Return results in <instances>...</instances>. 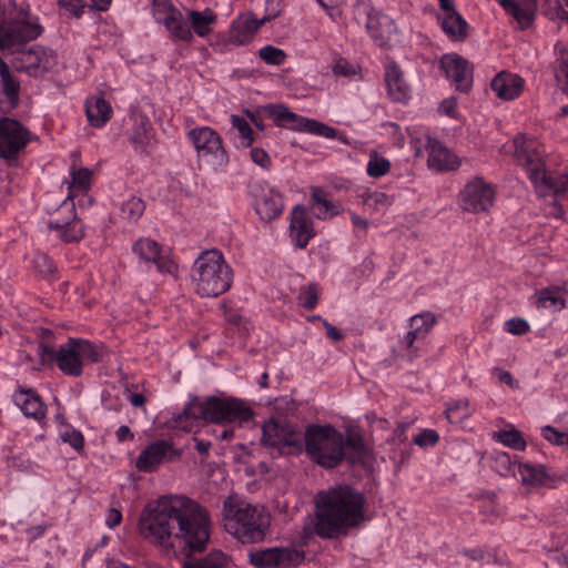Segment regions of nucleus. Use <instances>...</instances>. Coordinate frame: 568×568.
Listing matches in <instances>:
<instances>
[{"mask_svg":"<svg viewBox=\"0 0 568 568\" xmlns=\"http://www.w3.org/2000/svg\"><path fill=\"white\" fill-rule=\"evenodd\" d=\"M209 526V516L197 503L185 496H164L143 510L139 531L166 552L181 549L192 555L205 549Z\"/></svg>","mask_w":568,"mask_h":568,"instance_id":"1","label":"nucleus"},{"mask_svg":"<svg viewBox=\"0 0 568 568\" xmlns=\"http://www.w3.org/2000/svg\"><path fill=\"white\" fill-rule=\"evenodd\" d=\"M366 499L348 485H338L316 495L314 530L317 536L335 539L365 520Z\"/></svg>","mask_w":568,"mask_h":568,"instance_id":"2","label":"nucleus"},{"mask_svg":"<svg viewBox=\"0 0 568 568\" xmlns=\"http://www.w3.org/2000/svg\"><path fill=\"white\" fill-rule=\"evenodd\" d=\"M252 408L242 399L229 397H209L204 402L191 399L183 412L172 419V426L185 432L192 430L197 420L203 419L216 424H243L252 419Z\"/></svg>","mask_w":568,"mask_h":568,"instance_id":"3","label":"nucleus"},{"mask_svg":"<svg viewBox=\"0 0 568 568\" xmlns=\"http://www.w3.org/2000/svg\"><path fill=\"white\" fill-rule=\"evenodd\" d=\"M224 529L243 544L264 539L271 525V516L262 506L229 497L223 504Z\"/></svg>","mask_w":568,"mask_h":568,"instance_id":"4","label":"nucleus"},{"mask_svg":"<svg viewBox=\"0 0 568 568\" xmlns=\"http://www.w3.org/2000/svg\"><path fill=\"white\" fill-rule=\"evenodd\" d=\"M510 149L515 161L525 169L536 189L552 191L556 196L568 193V173L557 178L549 175L545 166V150L535 139L518 134Z\"/></svg>","mask_w":568,"mask_h":568,"instance_id":"5","label":"nucleus"},{"mask_svg":"<svg viewBox=\"0 0 568 568\" xmlns=\"http://www.w3.org/2000/svg\"><path fill=\"white\" fill-rule=\"evenodd\" d=\"M191 278L199 295L216 297L231 287L233 273L223 254L212 248L202 252L194 261Z\"/></svg>","mask_w":568,"mask_h":568,"instance_id":"6","label":"nucleus"},{"mask_svg":"<svg viewBox=\"0 0 568 568\" xmlns=\"http://www.w3.org/2000/svg\"><path fill=\"white\" fill-rule=\"evenodd\" d=\"M303 447L313 462L327 469L346 458L344 435L331 425H308L303 435Z\"/></svg>","mask_w":568,"mask_h":568,"instance_id":"7","label":"nucleus"},{"mask_svg":"<svg viewBox=\"0 0 568 568\" xmlns=\"http://www.w3.org/2000/svg\"><path fill=\"white\" fill-rule=\"evenodd\" d=\"M261 443L278 454H293L302 452L303 435L291 422L271 418L262 427Z\"/></svg>","mask_w":568,"mask_h":568,"instance_id":"8","label":"nucleus"},{"mask_svg":"<svg viewBox=\"0 0 568 568\" xmlns=\"http://www.w3.org/2000/svg\"><path fill=\"white\" fill-rule=\"evenodd\" d=\"M100 358L99 351L95 345L87 339L69 338L58 349V367L59 369L71 376H80L85 362L95 363Z\"/></svg>","mask_w":568,"mask_h":568,"instance_id":"9","label":"nucleus"},{"mask_svg":"<svg viewBox=\"0 0 568 568\" xmlns=\"http://www.w3.org/2000/svg\"><path fill=\"white\" fill-rule=\"evenodd\" d=\"M187 136L194 145L200 161L213 169L222 168L227 163V153L216 131L209 126H201L192 129Z\"/></svg>","mask_w":568,"mask_h":568,"instance_id":"10","label":"nucleus"},{"mask_svg":"<svg viewBox=\"0 0 568 568\" xmlns=\"http://www.w3.org/2000/svg\"><path fill=\"white\" fill-rule=\"evenodd\" d=\"M42 30L39 23L24 19L3 21L0 24V50L13 54L23 48L26 42L37 39Z\"/></svg>","mask_w":568,"mask_h":568,"instance_id":"11","label":"nucleus"},{"mask_svg":"<svg viewBox=\"0 0 568 568\" xmlns=\"http://www.w3.org/2000/svg\"><path fill=\"white\" fill-rule=\"evenodd\" d=\"M495 201V189L483 178L476 176L459 193L460 207L470 213L488 212Z\"/></svg>","mask_w":568,"mask_h":568,"instance_id":"12","label":"nucleus"},{"mask_svg":"<svg viewBox=\"0 0 568 568\" xmlns=\"http://www.w3.org/2000/svg\"><path fill=\"white\" fill-rule=\"evenodd\" d=\"M30 132L14 119H0V158L8 163L17 160V155L29 142Z\"/></svg>","mask_w":568,"mask_h":568,"instance_id":"13","label":"nucleus"},{"mask_svg":"<svg viewBox=\"0 0 568 568\" xmlns=\"http://www.w3.org/2000/svg\"><path fill=\"white\" fill-rule=\"evenodd\" d=\"M13 55L14 68L33 77L43 74L57 64L55 53L40 45H32L28 50L21 48Z\"/></svg>","mask_w":568,"mask_h":568,"instance_id":"14","label":"nucleus"},{"mask_svg":"<svg viewBox=\"0 0 568 568\" xmlns=\"http://www.w3.org/2000/svg\"><path fill=\"white\" fill-rule=\"evenodd\" d=\"M248 187L254 199L255 211L263 221H272L282 214L284 209L282 195L267 182L256 180L251 182Z\"/></svg>","mask_w":568,"mask_h":568,"instance_id":"15","label":"nucleus"},{"mask_svg":"<svg viewBox=\"0 0 568 568\" xmlns=\"http://www.w3.org/2000/svg\"><path fill=\"white\" fill-rule=\"evenodd\" d=\"M304 558L303 551L290 547L265 548L248 554L250 562L257 568H291L300 565Z\"/></svg>","mask_w":568,"mask_h":568,"instance_id":"16","label":"nucleus"},{"mask_svg":"<svg viewBox=\"0 0 568 568\" xmlns=\"http://www.w3.org/2000/svg\"><path fill=\"white\" fill-rule=\"evenodd\" d=\"M518 475L527 493L541 487L556 488L564 481L562 476L549 473L544 465L529 463L518 464Z\"/></svg>","mask_w":568,"mask_h":568,"instance_id":"17","label":"nucleus"},{"mask_svg":"<svg viewBox=\"0 0 568 568\" xmlns=\"http://www.w3.org/2000/svg\"><path fill=\"white\" fill-rule=\"evenodd\" d=\"M440 67L456 90L466 93L471 89L473 68L466 59L456 53L445 54L440 59Z\"/></svg>","mask_w":568,"mask_h":568,"instance_id":"18","label":"nucleus"},{"mask_svg":"<svg viewBox=\"0 0 568 568\" xmlns=\"http://www.w3.org/2000/svg\"><path fill=\"white\" fill-rule=\"evenodd\" d=\"M133 252L144 262L153 263L163 274H173L176 265L161 252V245L151 239H140L133 244Z\"/></svg>","mask_w":568,"mask_h":568,"instance_id":"19","label":"nucleus"},{"mask_svg":"<svg viewBox=\"0 0 568 568\" xmlns=\"http://www.w3.org/2000/svg\"><path fill=\"white\" fill-rule=\"evenodd\" d=\"M315 235L313 221L303 205H296L291 212L290 236L297 248H304Z\"/></svg>","mask_w":568,"mask_h":568,"instance_id":"20","label":"nucleus"},{"mask_svg":"<svg viewBox=\"0 0 568 568\" xmlns=\"http://www.w3.org/2000/svg\"><path fill=\"white\" fill-rule=\"evenodd\" d=\"M173 452L172 444L168 440H156L143 449L135 462L140 471H154Z\"/></svg>","mask_w":568,"mask_h":568,"instance_id":"21","label":"nucleus"},{"mask_svg":"<svg viewBox=\"0 0 568 568\" xmlns=\"http://www.w3.org/2000/svg\"><path fill=\"white\" fill-rule=\"evenodd\" d=\"M70 196L64 200L62 206L69 211V216L62 220H50L48 225L58 232V236L64 242H77L84 235L82 224L77 221L74 212V203L68 202Z\"/></svg>","mask_w":568,"mask_h":568,"instance_id":"22","label":"nucleus"},{"mask_svg":"<svg viewBox=\"0 0 568 568\" xmlns=\"http://www.w3.org/2000/svg\"><path fill=\"white\" fill-rule=\"evenodd\" d=\"M261 26H263V21H258L251 13L240 17L232 23L229 42L234 45L250 43Z\"/></svg>","mask_w":568,"mask_h":568,"instance_id":"23","label":"nucleus"},{"mask_svg":"<svg viewBox=\"0 0 568 568\" xmlns=\"http://www.w3.org/2000/svg\"><path fill=\"white\" fill-rule=\"evenodd\" d=\"M490 88L499 99L510 101L523 92L524 80L517 74L503 71L491 80Z\"/></svg>","mask_w":568,"mask_h":568,"instance_id":"24","label":"nucleus"},{"mask_svg":"<svg viewBox=\"0 0 568 568\" xmlns=\"http://www.w3.org/2000/svg\"><path fill=\"white\" fill-rule=\"evenodd\" d=\"M426 150L428 152V166L437 171H453L460 164L456 155L434 139H428Z\"/></svg>","mask_w":568,"mask_h":568,"instance_id":"25","label":"nucleus"},{"mask_svg":"<svg viewBox=\"0 0 568 568\" xmlns=\"http://www.w3.org/2000/svg\"><path fill=\"white\" fill-rule=\"evenodd\" d=\"M14 402L27 417L40 422L45 417V405L32 388H20L14 395Z\"/></svg>","mask_w":568,"mask_h":568,"instance_id":"26","label":"nucleus"},{"mask_svg":"<svg viewBox=\"0 0 568 568\" xmlns=\"http://www.w3.org/2000/svg\"><path fill=\"white\" fill-rule=\"evenodd\" d=\"M498 3L518 22L521 29L528 28L532 23L535 19L536 0H524L523 2L516 0H498Z\"/></svg>","mask_w":568,"mask_h":568,"instance_id":"27","label":"nucleus"},{"mask_svg":"<svg viewBox=\"0 0 568 568\" xmlns=\"http://www.w3.org/2000/svg\"><path fill=\"white\" fill-rule=\"evenodd\" d=\"M366 28L375 43L379 47L388 44L395 30L392 20L382 13L368 14Z\"/></svg>","mask_w":568,"mask_h":568,"instance_id":"28","label":"nucleus"},{"mask_svg":"<svg viewBox=\"0 0 568 568\" xmlns=\"http://www.w3.org/2000/svg\"><path fill=\"white\" fill-rule=\"evenodd\" d=\"M88 121L95 128L103 126L111 118L112 108L102 97H90L85 101Z\"/></svg>","mask_w":568,"mask_h":568,"instance_id":"29","label":"nucleus"},{"mask_svg":"<svg viewBox=\"0 0 568 568\" xmlns=\"http://www.w3.org/2000/svg\"><path fill=\"white\" fill-rule=\"evenodd\" d=\"M385 81L389 97L396 102H404L408 98L409 88L403 79V73L396 64L386 68Z\"/></svg>","mask_w":568,"mask_h":568,"instance_id":"30","label":"nucleus"},{"mask_svg":"<svg viewBox=\"0 0 568 568\" xmlns=\"http://www.w3.org/2000/svg\"><path fill=\"white\" fill-rule=\"evenodd\" d=\"M187 21L191 28L199 37H206L212 31V26L216 22V14L211 9L203 11L189 10Z\"/></svg>","mask_w":568,"mask_h":568,"instance_id":"31","label":"nucleus"},{"mask_svg":"<svg viewBox=\"0 0 568 568\" xmlns=\"http://www.w3.org/2000/svg\"><path fill=\"white\" fill-rule=\"evenodd\" d=\"M161 24L165 27L170 36L189 42L193 39V33L189 26L187 18L185 19L180 10L171 11V16L166 18Z\"/></svg>","mask_w":568,"mask_h":568,"instance_id":"32","label":"nucleus"},{"mask_svg":"<svg viewBox=\"0 0 568 568\" xmlns=\"http://www.w3.org/2000/svg\"><path fill=\"white\" fill-rule=\"evenodd\" d=\"M0 88L1 92L8 99L10 108H16L19 103L20 83L10 73L8 64L0 59Z\"/></svg>","mask_w":568,"mask_h":568,"instance_id":"33","label":"nucleus"},{"mask_svg":"<svg viewBox=\"0 0 568 568\" xmlns=\"http://www.w3.org/2000/svg\"><path fill=\"white\" fill-rule=\"evenodd\" d=\"M443 31L453 40H464L467 37V22L459 13L438 14Z\"/></svg>","mask_w":568,"mask_h":568,"instance_id":"34","label":"nucleus"},{"mask_svg":"<svg viewBox=\"0 0 568 568\" xmlns=\"http://www.w3.org/2000/svg\"><path fill=\"white\" fill-rule=\"evenodd\" d=\"M491 469L501 477H516L518 465L508 453L495 452L491 455Z\"/></svg>","mask_w":568,"mask_h":568,"instance_id":"35","label":"nucleus"},{"mask_svg":"<svg viewBox=\"0 0 568 568\" xmlns=\"http://www.w3.org/2000/svg\"><path fill=\"white\" fill-rule=\"evenodd\" d=\"M225 565L226 555L220 550H214L203 558L185 561L182 568H223Z\"/></svg>","mask_w":568,"mask_h":568,"instance_id":"36","label":"nucleus"},{"mask_svg":"<svg viewBox=\"0 0 568 568\" xmlns=\"http://www.w3.org/2000/svg\"><path fill=\"white\" fill-rule=\"evenodd\" d=\"M120 210L123 219L130 222H135L143 215L145 203L142 199L135 195H130L121 203Z\"/></svg>","mask_w":568,"mask_h":568,"instance_id":"37","label":"nucleus"},{"mask_svg":"<svg viewBox=\"0 0 568 568\" xmlns=\"http://www.w3.org/2000/svg\"><path fill=\"white\" fill-rule=\"evenodd\" d=\"M344 443L345 449L349 448L353 450L351 454L346 453V458L352 465L361 462L367 453L362 436L356 433L349 434L346 438L344 437Z\"/></svg>","mask_w":568,"mask_h":568,"instance_id":"38","label":"nucleus"},{"mask_svg":"<svg viewBox=\"0 0 568 568\" xmlns=\"http://www.w3.org/2000/svg\"><path fill=\"white\" fill-rule=\"evenodd\" d=\"M446 417L450 423H458L471 415V409L469 407V400L467 398H462L449 403L445 410Z\"/></svg>","mask_w":568,"mask_h":568,"instance_id":"39","label":"nucleus"},{"mask_svg":"<svg viewBox=\"0 0 568 568\" xmlns=\"http://www.w3.org/2000/svg\"><path fill=\"white\" fill-rule=\"evenodd\" d=\"M294 129L302 130L308 133L321 135L324 138H335L336 130L316 120L306 118L300 119V125H294Z\"/></svg>","mask_w":568,"mask_h":568,"instance_id":"40","label":"nucleus"},{"mask_svg":"<svg viewBox=\"0 0 568 568\" xmlns=\"http://www.w3.org/2000/svg\"><path fill=\"white\" fill-rule=\"evenodd\" d=\"M435 323L436 318L434 314L430 312H424L410 317L409 328H414L419 336L426 338Z\"/></svg>","mask_w":568,"mask_h":568,"instance_id":"41","label":"nucleus"},{"mask_svg":"<svg viewBox=\"0 0 568 568\" xmlns=\"http://www.w3.org/2000/svg\"><path fill=\"white\" fill-rule=\"evenodd\" d=\"M390 170V162L378 154L377 151L369 152V160L367 163V174L372 178H381L387 174Z\"/></svg>","mask_w":568,"mask_h":568,"instance_id":"42","label":"nucleus"},{"mask_svg":"<svg viewBox=\"0 0 568 568\" xmlns=\"http://www.w3.org/2000/svg\"><path fill=\"white\" fill-rule=\"evenodd\" d=\"M494 438L515 450H525L526 440L517 429L501 430L494 434Z\"/></svg>","mask_w":568,"mask_h":568,"instance_id":"43","label":"nucleus"},{"mask_svg":"<svg viewBox=\"0 0 568 568\" xmlns=\"http://www.w3.org/2000/svg\"><path fill=\"white\" fill-rule=\"evenodd\" d=\"M540 307L560 311L565 307V300L559 291L554 288L541 290L538 296Z\"/></svg>","mask_w":568,"mask_h":568,"instance_id":"44","label":"nucleus"},{"mask_svg":"<svg viewBox=\"0 0 568 568\" xmlns=\"http://www.w3.org/2000/svg\"><path fill=\"white\" fill-rule=\"evenodd\" d=\"M332 71L334 77L337 79L343 78L346 80H351L359 73L361 69L357 64L352 63L344 58H338L336 59L332 68Z\"/></svg>","mask_w":568,"mask_h":568,"instance_id":"45","label":"nucleus"},{"mask_svg":"<svg viewBox=\"0 0 568 568\" xmlns=\"http://www.w3.org/2000/svg\"><path fill=\"white\" fill-rule=\"evenodd\" d=\"M267 110L274 120L281 123H290L292 129H294V125H300V119H303V116L291 112L283 105H270L267 106Z\"/></svg>","mask_w":568,"mask_h":568,"instance_id":"46","label":"nucleus"},{"mask_svg":"<svg viewBox=\"0 0 568 568\" xmlns=\"http://www.w3.org/2000/svg\"><path fill=\"white\" fill-rule=\"evenodd\" d=\"M70 174V189L81 192H84L89 189L92 175V172L89 169H75V166H72Z\"/></svg>","mask_w":568,"mask_h":568,"instance_id":"47","label":"nucleus"},{"mask_svg":"<svg viewBox=\"0 0 568 568\" xmlns=\"http://www.w3.org/2000/svg\"><path fill=\"white\" fill-rule=\"evenodd\" d=\"M298 303L307 310H313L318 301V288L316 284L302 286L298 292Z\"/></svg>","mask_w":568,"mask_h":568,"instance_id":"48","label":"nucleus"},{"mask_svg":"<svg viewBox=\"0 0 568 568\" xmlns=\"http://www.w3.org/2000/svg\"><path fill=\"white\" fill-rule=\"evenodd\" d=\"M556 64V79L564 83V90L568 94V50L566 48L559 49Z\"/></svg>","mask_w":568,"mask_h":568,"instance_id":"49","label":"nucleus"},{"mask_svg":"<svg viewBox=\"0 0 568 568\" xmlns=\"http://www.w3.org/2000/svg\"><path fill=\"white\" fill-rule=\"evenodd\" d=\"M32 263L33 268L43 277H52L57 271L53 261L42 253L36 254Z\"/></svg>","mask_w":568,"mask_h":568,"instance_id":"50","label":"nucleus"},{"mask_svg":"<svg viewBox=\"0 0 568 568\" xmlns=\"http://www.w3.org/2000/svg\"><path fill=\"white\" fill-rule=\"evenodd\" d=\"M258 57L267 64L281 65L286 59V53L273 45H265L260 49Z\"/></svg>","mask_w":568,"mask_h":568,"instance_id":"51","label":"nucleus"},{"mask_svg":"<svg viewBox=\"0 0 568 568\" xmlns=\"http://www.w3.org/2000/svg\"><path fill=\"white\" fill-rule=\"evenodd\" d=\"M231 123L236 129L243 140L245 146H250L254 142L253 130L248 122L240 115H231Z\"/></svg>","mask_w":568,"mask_h":568,"instance_id":"52","label":"nucleus"},{"mask_svg":"<svg viewBox=\"0 0 568 568\" xmlns=\"http://www.w3.org/2000/svg\"><path fill=\"white\" fill-rule=\"evenodd\" d=\"M170 0H152V13L156 22L162 23L171 11H176Z\"/></svg>","mask_w":568,"mask_h":568,"instance_id":"53","label":"nucleus"},{"mask_svg":"<svg viewBox=\"0 0 568 568\" xmlns=\"http://www.w3.org/2000/svg\"><path fill=\"white\" fill-rule=\"evenodd\" d=\"M60 438L62 442L68 443L75 450H81L83 448L84 438L80 430L74 428H65L60 433Z\"/></svg>","mask_w":568,"mask_h":568,"instance_id":"54","label":"nucleus"},{"mask_svg":"<svg viewBox=\"0 0 568 568\" xmlns=\"http://www.w3.org/2000/svg\"><path fill=\"white\" fill-rule=\"evenodd\" d=\"M425 339L423 336H419L414 328H409V331L403 336L399 344L403 349L407 351L409 358H414L417 356V348L414 347L415 341Z\"/></svg>","mask_w":568,"mask_h":568,"instance_id":"55","label":"nucleus"},{"mask_svg":"<svg viewBox=\"0 0 568 568\" xmlns=\"http://www.w3.org/2000/svg\"><path fill=\"white\" fill-rule=\"evenodd\" d=\"M363 197L364 202L374 210H378L381 206L390 205L392 203L388 195L383 192L366 193Z\"/></svg>","mask_w":568,"mask_h":568,"instance_id":"56","label":"nucleus"},{"mask_svg":"<svg viewBox=\"0 0 568 568\" xmlns=\"http://www.w3.org/2000/svg\"><path fill=\"white\" fill-rule=\"evenodd\" d=\"M438 440L439 436L434 429H424L413 439L414 444L419 447L434 446Z\"/></svg>","mask_w":568,"mask_h":568,"instance_id":"57","label":"nucleus"},{"mask_svg":"<svg viewBox=\"0 0 568 568\" xmlns=\"http://www.w3.org/2000/svg\"><path fill=\"white\" fill-rule=\"evenodd\" d=\"M567 435L568 434L560 433L551 426H545L542 428L544 438L555 445L565 446V440H567Z\"/></svg>","mask_w":568,"mask_h":568,"instance_id":"58","label":"nucleus"},{"mask_svg":"<svg viewBox=\"0 0 568 568\" xmlns=\"http://www.w3.org/2000/svg\"><path fill=\"white\" fill-rule=\"evenodd\" d=\"M507 332L514 335H523L529 331L528 323L519 317L510 318L506 322Z\"/></svg>","mask_w":568,"mask_h":568,"instance_id":"59","label":"nucleus"},{"mask_svg":"<svg viewBox=\"0 0 568 568\" xmlns=\"http://www.w3.org/2000/svg\"><path fill=\"white\" fill-rule=\"evenodd\" d=\"M59 6L70 14L79 18L84 8V0H59Z\"/></svg>","mask_w":568,"mask_h":568,"instance_id":"60","label":"nucleus"},{"mask_svg":"<svg viewBox=\"0 0 568 568\" xmlns=\"http://www.w3.org/2000/svg\"><path fill=\"white\" fill-rule=\"evenodd\" d=\"M282 10V3L281 0H266L265 2V16L258 19V21H263V24L266 21H270L274 18H276Z\"/></svg>","mask_w":568,"mask_h":568,"instance_id":"61","label":"nucleus"},{"mask_svg":"<svg viewBox=\"0 0 568 568\" xmlns=\"http://www.w3.org/2000/svg\"><path fill=\"white\" fill-rule=\"evenodd\" d=\"M38 355L42 365L52 362L58 364V351H54V348L49 345L40 344Z\"/></svg>","mask_w":568,"mask_h":568,"instance_id":"62","label":"nucleus"},{"mask_svg":"<svg viewBox=\"0 0 568 568\" xmlns=\"http://www.w3.org/2000/svg\"><path fill=\"white\" fill-rule=\"evenodd\" d=\"M251 159L261 168H267L271 163L268 154L260 148H254L251 150Z\"/></svg>","mask_w":568,"mask_h":568,"instance_id":"63","label":"nucleus"},{"mask_svg":"<svg viewBox=\"0 0 568 568\" xmlns=\"http://www.w3.org/2000/svg\"><path fill=\"white\" fill-rule=\"evenodd\" d=\"M130 141L140 148L146 145L149 142V134L146 128L143 125L141 130L133 132L130 136Z\"/></svg>","mask_w":568,"mask_h":568,"instance_id":"64","label":"nucleus"}]
</instances>
